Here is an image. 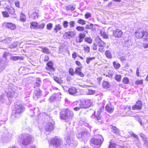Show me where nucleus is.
<instances>
[{
  "label": "nucleus",
  "mask_w": 148,
  "mask_h": 148,
  "mask_svg": "<svg viewBox=\"0 0 148 148\" xmlns=\"http://www.w3.org/2000/svg\"><path fill=\"white\" fill-rule=\"evenodd\" d=\"M117 145L114 143H110L108 148H116Z\"/></svg>",
  "instance_id": "obj_58"
},
{
  "label": "nucleus",
  "mask_w": 148,
  "mask_h": 148,
  "mask_svg": "<svg viewBox=\"0 0 148 148\" xmlns=\"http://www.w3.org/2000/svg\"><path fill=\"white\" fill-rule=\"evenodd\" d=\"M24 110V107L22 105H16L15 107V113L12 115L11 118L14 119L18 117L19 116L20 114L22 113Z\"/></svg>",
  "instance_id": "obj_8"
},
{
  "label": "nucleus",
  "mask_w": 148,
  "mask_h": 148,
  "mask_svg": "<svg viewBox=\"0 0 148 148\" xmlns=\"http://www.w3.org/2000/svg\"><path fill=\"white\" fill-rule=\"evenodd\" d=\"M103 141V139L102 136L100 134L97 135L95 136V138L91 139V145L95 148H98L101 146Z\"/></svg>",
  "instance_id": "obj_3"
},
{
  "label": "nucleus",
  "mask_w": 148,
  "mask_h": 148,
  "mask_svg": "<svg viewBox=\"0 0 148 148\" xmlns=\"http://www.w3.org/2000/svg\"><path fill=\"white\" fill-rule=\"evenodd\" d=\"M114 75V72L112 70H109L106 76L112 79Z\"/></svg>",
  "instance_id": "obj_26"
},
{
  "label": "nucleus",
  "mask_w": 148,
  "mask_h": 148,
  "mask_svg": "<svg viewBox=\"0 0 148 148\" xmlns=\"http://www.w3.org/2000/svg\"><path fill=\"white\" fill-rule=\"evenodd\" d=\"M95 59V57H93L92 58L91 57H87L86 58V62L88 64H89L90 62L92 60H94Z\"/></svg>",
  "instance_id": "obj_44"
},
{
  "label": "nucleus",
  "mask_w": 148,
  "mask_h": 148,
  "mask_svg": "<svg viewBox=\"0 0 148 148\" xmlns=\"http://www.w3.org/2000/svg\"><path fill=\"white\" fill-rule=\"evenodd\" d=\"M144 32L142 29H138L135 33L136 37L137 38H143Z\"/></svg>",
  "instance_id": "obj_13"
},
{
  "label": "nucleus",
  "mask_w": 148,
  "mask_h": 148,
  "mask_svg": "<svg viewBox=\"0 0 148 148\" xmlns=\"http://www.w3.org/2000/svg\"><path fill=\"white\" fill-rule=\"evenodd\" d=\"M102 86L103 88H107L109 87L110 85L108 82L104 81L103 82Z\"/></svg>",
  "instance_id": "obj_38"
},
{
  "label": "nucleus",
  "mask_w": 148,
  "mask_h": 148,
  "mask_svg": "<svg viewBox=\"0 0 148 148\" xmlns=\"http://www.w3.org/2000/svg\"><path fill=\"white\" fill-rule=\"evenodd\" d=\"M105 54L107 58L109 59H111L112 58V55L110 51H106L105 53Z\"/></svg>",
  "instance_id": "obj_37"
},
{
  "label": "nucleus",
  "mask_w": 148,
  "mask_h": 148,
  "mask_svg": "<svg viewBox=\"0 0 148 148\" xmlns=\"http://www.w3.org/2000/svg\"><path fill=\"white\" fill-rule=\"evenodd\" d=\"M54 122L47 123L45 126V129L47 132L51 131L53 129Z\"/></svg>",
  "instance_id": "obj_15"
},
{
  "label": "nucleus",
  "mask_w": 148,
  "mask_h": 148,
  "mask_svg": "<svg viewBox=\"0 0 148 148\" xmlns=\"http://www.w3.org/2000/svg\"><path fill=\"white\" fill-rule=\"evenodd\" d=\"M8 88L9 90H12L14 91V90H16L17 88L16 86H14L13 84L11 83H10L9 84Z\"/></svg>",
  "instance_id": "obj_25"
},
{
  "label": "nucleus",
  "mask_w": 148,
  "mask_h": 148,
  "mask_svg": "<svg viewBox=\"0 0 148 148\" xmlns=\"http://www.w3.org/2000/svg\"><path fill=\"white\" fill-rule=\"evenodd\" d=\"M79 39H76V42H82L86 35L84 34H79Z\"/></svg>",
  "instance_id": "obj_24"
},
{
  "label": "nucleus",
  "mask_w": 148,
  "mask_h": 148,
  "mask_svg": "<svg viewBox=\"0 0 148 148\" xmlns=\"http://www.w3.org/2000/svg\"><path fill=\"white\" fill-rule=\"evenodd\" d=\"M49 144H51L57 148H62L64 146L62 139L57 137L52 138L50 141H48Z\"/></svg>",
  "instance_id": "obj_5"
},
{
  "label": "nucleus",
  "mask_w": 148,
  "mask_h": 148,
  "mask_svg": "<svg viewBox=\"0 0 148 148\" xmlns=\"http://www.w3.org/2000/svg\"><path fill=\"white\" fill-rule=\"evenodd\" d=\"M41 81L40 79L38 78L37 79L36 82L34 83L35 87L39 86L41 84Z\"/></svg>",
  "instance_id": "obj_32"
},
{
  "label": "nucleus",
  "mask_w": 148,
  "mask_h": 148,
  "mask_svg": "<svg viewBox=\"0 0 148 148\" xmlns=\"http://www.w3.org/2000/svg\"><path fill=\"white\" fill-rule=\"evenodd\" d=\"M98 45L99 46H103L105 45V42L99 39V41L98 42Z\"/></svg>",
  "instance_id": "obj_52"
},
{
  "label": "nucleus",
  "mask_w": 148,
  "mask_h": 148,
  "mask_svg": "<svg viewBox=\"0 0 148 148\" xmlns=\"http://www.w3.org/2000/svg\"><path fill=\"white\" fill-rule=\"evenodd\" d=\"M123 33L122 31L119 29H117L113 31V35L115 37L121 38L123 34Z\"/></svg>",
  "instance_id": "obj_14"
},
{
  "label": "nucleus",
  "mask_w": 148,
  "mask_h": 148,
  "mask_svg": "<svg viewBox=\"0 0 148 148\" xmlns=\"http://www.w3.org/2000/svg\"><path fill=\"white\" fill-rule=\"evenodd\" d=\"M111 129L113 132L115 134H119V130L116 127L112 126Z\"/></svg>",
  "instance_id": "obj_28"
},
{
  "label": "nucleus",
  "mask_w": 148,
  "mask_h": 148,
  "mask_svg": "<svg viewBox=\"0 0 148 148\" xmlns=\"http://www.w3.org/2000/svg\"><path fill=\"white\" fill-rule=\"evenodd\" d=\"M33 140L32 136L27 134H23L18 138V141L24 145H27L30 144Z\"/></svg>",
  "instance_id": "obj_2"
},
{
  "label": "nucleus",
  "mask_w": 148,
  "mask_h": 148,
  "mask_svg": "<svg viewBox=\"0 0 148 148\" xmlns=\"http://www.w3.org/2000/svg\"><path fill=\"white\" fill-rule=\"evenodd\" d=\"M41 90H36L35 95L37 97V98H38L41 95Z\"/></svg>",
  "instance_id": "obj_48"
},
{
  "label": "nucleus",
  "mask_w": 148,
  "mask_h": 148,
  "mask_svg": "<svg viewBox=\"0 0 148 148\" xmlns=\"http://www.w3.org/2000/svg\"><path fill=\"white\" fill-rule=\"evenodd\" d=\"M6 11L7 12H8L9 13L11 14H14L15 12L14 10L12 8H10L9 7H7L5 9Z\"/></svg>",
  "instance_id": "obj_27"
},
{
  "label": "nucleus",
  "mask_w": 148,
  "mask_h": 148,
  "mask_svg": "<svg viewBox=\"0 0 148 148\" xmlns=\"http://www.w3.org/2000/svg\"><path fill=\"white\" fill-rule=\"evenodd\" d=\"M63 24L64 28H67L68 27V22L66 21H64Z\"/></svg>",
  "instance_id": "obj_64"
},
{
  "label": "nucleus",
  "mask_w": 148,
  "mask_h": 148,
  "mask_svg": "<svg viewBox=\"0 0 148 148\" xmlns=\"http://www.w3.org/2000/svg\"><path fill=\"white\" fill-rule=\"evenodd\" d=\"M69 74L72 76H73L74 75L75 72L74 71V70L72 68H69Z\"/></svg>",
  "instance_id": "obj_54"
},
{
  "label": "nucleus",
  "mask_w": 148,
  "mask_h": 148,
  "mask_svg": "<svg viewBox=\"0 0 148 148\" xmlns=\"http://www.w3.org/2000/svg\"><path fill=\"white\" fill-rule=\"evenodd\" d=\"M69 37H72L76 34V33L74 31H69L67 32Z\"/></svg>",
  "instance_id": "obj_40"
},
{
  "label": "nucleus",
  "mask_w": 148,
  "mask_h": 148,
  "mask_svg": "<svg viewBox=\"0 0 148 148\" xmlns=\"http://www.w3.org/2000/svg\"><path fill=\"white\" fill-rule=\"evenodd\" d=\"M132 43L130 38L129 37H126L124 39V40L122 42V45L123 47H130Z\"/></svg>",
  "instance_id": "obj_11"
},
{
  "label": "nucleus",
  "mask_w": 148,
  "mask_h": 148,
  "mask_svg": "<svg viewBox=\"0 0 148 148\" xmlns=\"http://www.w3.org/2000/svg\"><path fill=\"white\" fill-rule=\"evenodd\" d=\"M129 79L127 77H124L123 78L122 82L125 84H128L129 82Z\"/></svg>",
  "instance_id": "obj_46"
},
{
  "label": "nucleus",
  "mask_w": 148,
  "mask_h": 148,
  "mask_svg": "<svg viewBox=\"0 0 148 148\" xmlns=\"http://www.w3.org/2000/svg\"><path fill=\"white\" fill-rule=\"evenodd\" d=\"M68 92L69 93L73 96H75L77 93V90L74 87H72L69 89Z\"/></svg>",
  "instance_id": "obj_20"
},
{
  "label": "nucleus",
  "mask_w": 148,
  "mask_h": 148,
  "mask_svg": "<svg viewBox=\"0 0 148 148\" xmlns=\"http://www.w3.org/2000/svg\"><path fill=\"white\" fill-rule=\"evenodd\" d=\"M76 29L79 31H82L84 30V28L83 26H77L76 27Z\"/></svg>",
  "instance_id": "obj_56"
},
{
  "label": "nucleus",
  "mask_w": 148,
  "mask_h": 148,
  "mask_svg": "<svg viewBox=\"0 0 148 148\" xmlns=\"http://www.w3.org/2000/svg\"><path fill=\"white\" fill-rule=\"evenodd\" d=\"M66 9L67 10L73 11L75 9V8L71 5H68L66 7Z\"/></svg>",
  "instance_id": "obj_49"
},
{
  "label": "nucleus",
  "mask_w": 148,
  "mask_h": 148,
  "mask_svg": "<svg viewBox=\"0 0 148 148\" xmlns=\"http://www.w3.org/2000/svg\"><path fill=\"white\" fill-rule=\"evenodd\" d=\"M52 24L51 23H50L47 24V29L49 30H50L52 28Z\"/></svg>",
  "instance_id": "obj_63"
},
{
  "label": "nucleus",
  "mask_w": 148,
  "mask_h": 148,
  "mask_svg": "<svg viewBox=\"0 0 148 148\" xmlns=\"http://www.w3.org/2000/svg\"><path fill=\"white\" fill-rule=\"evenodd\" d=\"M143 38L147 41L148 40V31H144Z\"/></svg>",
  "instance_id": "obj_34"
},
{
  "label": "nucleus",
  "mask_w": 148,
  "mask_h": 148,
  "mask_svg": "<svg viewBox=\"0 0 148 148\" xmlns=\"http://www.w3.org/2000/svg\"><path fill=\"white\" fill-rule=\"evenodd\" d=\"M47 67H46V69L47 70H50L51 71H55V69L53 67V63L51 61H49L46 64Z\"/></svg>",
  "instance_id": "obj_16"
},
{
  "label": "nucleus",
  "mask_w": 148,
  "mask_h": 148,
  "mask_svg": "<svg viewBox=\"0 0 148 148\" xmlns=\"http://www.w3.org/2000/svg\"><path fill=\"white\" fill-rule=\"evenodd\" d=\"M113 65L114 68L116 69L119 68L120 67V64L118 63L115 62H113Z\"/></svg>",
  "instance_id": "obj_43"
},
{
  "label": "nucleus",
  "mask_w": 148,
  "mask_h": 148,
  "mask_svg": "<svg viewBox=\"0 0 148 148\" xmlns=\"http://www.w3.org/2000/svg\"><path fill=\"white\" fill-rule=\"evenodd\" d=\"M86 136V133L85 131L80 132L77 134V136L78 138H81L82 139H84Z\"/></svg>",
  "instance_id": "obj_21"
},
{
  "label": "nucleus",
  "mask_w": 148,
  "mask_h": 148,
  "mask_svg": "<svg viewBox=\"0 0 148 148\" xmlns=\"http://www.w3.org/2000/svg\"><path fill=\"white\" fill-rule=\"evenodd\" d=\"M106 110L109 113H111L114 110V106H112L110 103L107 104L105 107Z\"/></svg>",
  "instance_id": "obj_19"
},
{
  "label": "nucleus",
  "mask_w": 148,
  "mask_h": 148,
  "mask_svg": "<svg viewBox=\"0 0 148 148\" xmlns=\"http://www.w3.org/2000/svg\"><path fill=\"white\" fill-rule=\"evenodd\" d=\"M73 115V113L72 111L66 109L61 110L60 117L61 119L64 120L66 122H67L72 118Z\"/></svg>",
  "instance_id": "obj_1"
},
{
  "label": "nucleus",
  "mask_w": 148,
  "mask_h": 148,
  "mask_svg": "<svg viewBox=\"0 0 148 148\" xmlns=\"http://www.w3.org/2000/svg\"><path fill=\"white\" fill-rule=\"evenodd\" d=\"M130 134L136 138V140H134V141L136 140L137 142L139 141V139L137 135L135 134L133 132L131 131L129 132Z\"/></svg>",
  "instance_id": "obj_35"
},
{
  "label": "nucleus",
  "mask_w": 148,
  "mask_h": 148,
  "mask_svg": "<svg viewBox=\"0 0 148 148\" xmlns=\"http://www.w3.org/2000/svg\"><path fill=\"white\" fill-rule=\"evenodd\" d=\"M82 107L84 108H88L92 105V101L89 99H83L81 100Z\"/></svg>",
  "instance_id": "obj_9"
},
{
  "label": "nucleus",
  "mask_w": 148,
  "mask_h": 148,
  "mask_svg": "<svg viewBox=\"0 0 148 148\" xmlns=\"http://www.w3.org/2000/svg\"><path fill=\"white\" fill-rule=\"evenodd\" d=\"M3 25L12 30H14L16 28L15 25L11 23L5 22L3 23Z\"/></svg>",
  "instance_id": "obj_18"
},
{
  "label": "nucleus",
  "mask_w": 148,
  "mask_h": 148,
  "mask_svg": "<svg viewBox=\"0 0 148 148\" xmlns=\"http://www.w3.org/2000/svg\"><path fill=\"white\" fill-rule=\"evenodd\" d=\"M6 62L3 60L0 59V72L2 71L4 69Z\"/></svg>",
  "instance_id": "obj_22"
},
{
  "label": "nucleus",
  "mask_w": 148,
  "mask_h": 148,
  "mask_svg": "<svg viewBox=\"0 0 148 148\" xmlns=\"http://www.w3.org/2000/svg\"><path fill=\"white\" fill-rule=\"evenodd\" d=\"M115 79L118 82H120L121 80V76L119 75H116L115 76Z\"/></svg>",
  "instance_id": "obj_41"
},
{
  "label": "nucleus",
  "mask_w": 148,
  "mask_h": 148,
  "mask_svg": "<svg viewBox=\"0 0 148 148\" xmlns=\"http://www.w3.org/2000/svg\"><path fill=\"white\" fill-rule=\"evenodd\" d=\"M62 29V26L58 24L55 26L54 30L56 33H57L58 31L61 30Z\"/></svg>",
  "instance_id": "obj_29"
},
{
  "label": "nucleus",
  "mask_w": 148,
  "mask_h": 148,
  "mask_svg": "<svg viewBox=\"0 0 148 148\" xmlns=\"http://www.w3.org/2000/svg\"><path fill=\"white\" fill-rule=\"evenodd\" d=\"M42 51L45 53H46L47 54H49L50 53V51L47 48L44 47H42Z\"/></svg>",
  "instance_id": "obj_33"
},
{
  "label": "nucleus",
  "mask_w": 148,
  "mask_h": 148,
  "mask_svg": "<svg viewBox=\"0 0 148 148\" xmlns=\"http://www.w3.org/2000/svg\"><path fill=\"white\" fill-rule=\"evenodd\" d=\"M32 16L33 19H35L36 18H38V14L36 12L33 13L32 14Z\"/></svg>",
  "instance_id": "obj_55"
},
{
  "label": "nucleus",
  "mask_w": 148,
  "mask_h": 148,
  "mask_svg": "<svg viewBox=\"0 0 148 148\" xmlns=\"http://www.w3.org/2000/svg\"><path fill=\"white\" fill-rule=\"evenodd\" d=\"M103 108L101 107L99 109L97 112L95 111L93 114L91 116L92 118H95V122L98 124H100L103 123V119L101 117V113L102 110Z\"/></svg>",
  "instance_id": "obj_6"
},
{
  "label": "nucleus",
  "mask_w": 148,
  "mask_h": 148,
  "mask_svg": "<svg viewBox=\"0 0 148 148\" xmlns=\"http://www.w3.org/2000/svg\"><path fill=\"white\" fill-rule=\"evenodd\" d=\"M69 24L70 27H74L75 23L73 21H71L69 22Z\"/></svg>",
  "instance_id": "obj_61"
},
{
  "label": "nucleus",
  "mask_w": 148,
  "mask_h": 148,
  "mask_svg": "<svg viewBox=\"0 0 148 148\" xmlns=\"http://www.w3.org/2000/svg\"><path fill=\"white\" fill-rule=\"evenodd\" d=\"M143 103L141 101L138 100L136 104L133 106L132 107V109L133 110H141L142 108Z\"/></svg>",
  "instance_id": "obj_12"
},
{
  "label": "nucleus",
  "mask_w": 148,
  "mask_h": 148,
  "mask_svg": "<svg viewBox=\"0 0 148 148\" xmlns=\"http://www.w3.org/2000/svg\"><path fill=\"white\" fill-rule=\"evenodd\" d=\"M66 143L64 145H65L66 148H74L78 144L77 141L71 136H68L66 139Z\"/></svg>",
  "instance_id": "obj_7"
},
{
  "label": "nucleus",
  "mask_w": 148,
  "mask_h": 148,
  "mask_svg": "<svg viewBox=\"0 0 148 148\" xmlns=\"http://www.w3.org/2000/svg\"><path fill=\"white\" fill-rule=\"evenodd\" d=\"M14 91L10 90L7 93V95L8 97H12L14 95Z\"/></svg>",
  "instance_id": "obj_42"
},
{
  "label": "nucleus",
  "mask_w": 148,
  "mask_h": 148,
  "mask_svg": "<svg viewBox=\"0 0 148 148\" xmlns=\"http://www.w3.org/2000/svg\"><path fill=\"white\" fill-rule=\"evenodd\" d=\"M20 20L23 22H25L26 20V16H25L21 13L20 16Z\"/></svg>",
  "instance_id": "obj_47"
},
{
  "label": "nucleus",
  "mask_w": 148,
  "mask_h": 148,
  "mask_svg": "<svg viewBox=\"0 0 148 148\" xmlns=\"http://www.w3.org/2000/svg\"><path fill=\"white\" fill-rule=\"evenodd\" d=\"M30 28L34 29H43L45 26L44 23H42L40 25L38 24V23L36 22H32L30 23Z\"/></svg>",
  "instance_id": "obj_10"
},
{
  "label": "nucleus",
  "mask_w": 148,
  "mask_h": 148,
  "mask_svg": "<svg viewBox=\"0 0 148 148\" xmlns=\"http://www.w3.org/2000/svg\"><path fill=\"white\" fill-rule=\"evenodd\" d=\"M12 40V38L11 37H8L5 38L4 40V41L5 43H10Z\"/></svg>",
  "instance_id": "obj_50"
},
{
  "label": "nucleus",
  "mask_w": 148,
  "mask_h": 148,
  "mask_svg": "<svg viewBox=\"0 0 148 148\" xmlns=\"http://www.w3.org/2000/svg\"><path fill=\"white\" fill-rule=\"evenodd\" d=\"M5 101L4 95L3 94H1L0 96V102L3 103Z\"/></svg>",
  "instance_id": "obj_53"
},
{
  "label": "nucleus",
  "mask_w": 148,
  "mask_h": 148,
  "mask_svg": "<svg viewBox=\"0 0 148 148\" xmlns=\"http://www.w3.org/2000/svg\"><path fill=\"white\" fill-rule=\"evenodd\" d=\"M18 45V42L17 41H15L14 42L11 43L9 45V47L10 48H13L16 47Z\"/></svg>",
  "instance_id": "obj_30"
},
{
  "label": "nucleus",
  "mask_w": 148,
  "mask_h": 148,
  "mask_svg": "<svg viewBox=\"0 0 148 148\" xmlns=\"http://www.w3.org/2000/svg\"><path fill=\"white\" fill-rule=\"evenodd\" d=\"M58 95L56 94H53L49 98V99L51 101H53L59 100Z\"/></svg>",
  "instance_id": "obj_23"
},
{
  "label": "nucleus",
  "mask_w": 148,
  "mask_h": 148,
  "mask_svg": "<svg viewBox=\"0 0 148 148\" xmlns=\"http://www.w3.org/2000/svg\"><path fill=\"white\" fill-rule=\"evenodd\" d=\"M77 23L82 25L86 24L85 21L82 19H79L77 21Z\"/></svg>",
  "instance_id": "obj_45"
},
{
  "label": "nucleus",
  "mask_w": 148,
  "mask_h": 148,
  "mask_svg": "<svg viewBox=\"0 0 148 148\" xmlns=\"http://www.w3.org/2000/svg\"><path fill=\"white\" fill-rule=\"evenodd\" d=\"M54 79L56 82L59 84H60L62 83V81L61 79L57 77H54Z\"/></svg>",
  "instance_id": "obj_39"
},
{
  "label": "nucleus",
  "mask_w": 148,
  "mask_h": 148,
  "mask_svg": "<svg viewBox=\"0 0 148 148\" xmlns=\"http://www.w3.org/2000/svg\"><path fill=\"white\" fill-rule=\"evenodd\" d=\"M84 40L85 41L87 42L90 44L92 42L91 39L89 38H85Z\"/></svg>",
  "instance_id": "obj_62"
},
{
  "label": "nucleus",
  "mask_w": 148,
  "mask_h": 148,
  "mask_svg": "<svg viewBox=\"0 0 148 148\" xmlns=\"http://www.w3.org/2000/svg\"><path fill=\"white\" fill-rule=\"evenodd\" d=\"M143 83V80H137L135 82L136 84L138 85L142 84Z\"/></svg>",
  "instance_id": "obj_59"
},
{
  "label": "nucleus",
  "mask_w": 148,
  "mask_h": 148,
  "mask_svg": "<svg viewBox=\"0 0 148 148\" xmlns=\"http://www.w3.org/2000/svg\"><path fill=\"white\" fill-rule=\"evenodd\" d=\"M84 50L85 53H88L90 51V48L88 46L85 45L84 46Z\"/></svg>",
  "instance_id": "obj_36"
},
{
  "label": "nucleus",
  "mask_w": 148,
  "mask_h": 148,
  "mask_svg": "<svg viewBox=\"0 0 148 148\" xmlns=\"http://www.w3.org/2000/svg\"><path fill=\"white\" fill-rule=\"evenodd\" d=\"M80 102L78 101H76L73 103V104L74 106H81V100L79 101Z\"/></svg>",
  "instance_id": "obj_51"
},
{
  "label": "nucleus",
  "mask_w": 148,
  "mask_h": 148,
  "mask_svg": "<svg viewBox=\"0 0 148 148\" xmlns=\"http://www.w3.org/2000/svg\"><path fill=\"white\" fill-rule=\"evenodd\" d=\"M101 34L104 38L107 39L108 38V36L104 32H101Z\"/></svg>",
  "instance_id": "obj_57"
},
{
  "label": "nucleus",
  "mask_w": 148,
  "mask_h": 148,
  "mask_svg": "<svg viewBox=\"0 0 148 148\" xmlns=\"http://www.w3.org/2000/svg\"><path fill=\"white\" fill-rule=\"evenodd\" d=\"M82 67V66H81L79 67L76 68L75 69V73L80 77H84V75L83 73L81 72Z\"/></svg>",
  "instance_id": "obj_17"
},
{
  "label": "nucleus",
  "mask_w": 148,
  "mask_h": 148,
  "mask_svg": "<svg viewBox=\"0 0 148 148\" xmlns=\"http://www.w3.org/2000/svg\"><path fill=\"white\" fill-rule=\"evenodd\" d=\"M13 136L11 132H0V142L3 144L9 141Z\"/></svg>",
  "instance_id": "obj_4"
},
{
  "label": "nucleus",
  "mask_w": 148,
  "mask_h": 148,
  "mask_svg": "<svg viewBox=\"0 0 148 148\" xmlns=\"http://www.w3.org/2000/svg\"><path fill=\"white\" fill-rule=\"evenodd\" d=\"M10 59L14 61H16L18 60H22L23 59V58L22 57L19 56H12L10 57Z\"/></svg>",
  "instance_id": "obj_31"
},
{
  "label": "nucleus",
  "mask_w": 148,
  "mask_h": 148,
  "mask_svg": "<svg viewBox=\"0 0 148 148\" xmlns=\"http://www.w3.org/2000/svg\"><path fill=\"white\" fill-rule=\"evenodd\" d=\"M2 13L3 16L5 17H8L9 16L8 13L7 11L2 12Z\"/></svg>",
  "instance_id": "obj_60"
}]
</instances>
